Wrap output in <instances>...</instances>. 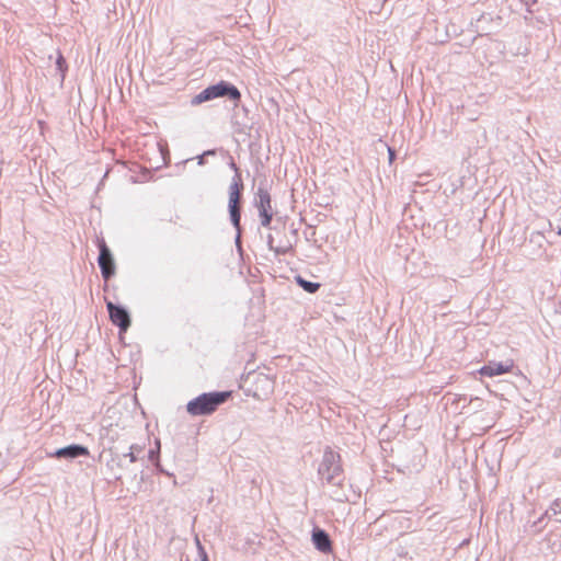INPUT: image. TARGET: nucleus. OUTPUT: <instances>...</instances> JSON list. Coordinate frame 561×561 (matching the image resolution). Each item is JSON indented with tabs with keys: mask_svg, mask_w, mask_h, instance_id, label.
Wrapping results in <instances>:
<instances>
[{
	"mask_svg": "<svg viewBox=\"0 0 561 561\" xmlns=\"http://www.w3.org/2000/svg\"><path fill=\"white\" fill-rule=\"evenodd\" d=\"M514 366H515V363L513 359H506L505 362H500V363L490 362L489 364L482 366L478 370V373L481 376H486V377L492 378L495 376L512 373Z\"/></svg>",
	"mask_w": 561,
	"mask_h": 561,
	"instance_id": "6e6552de",
	"label": "nucleus"
},
{
	"mask_svg": "<svg viewBox=\"0 0 561 561\" xmlns=\"http://www.w3.org/2000/svg\"><path fill=\"white\" fill-rule=\"evenodd\" d=\"M522 7L525 8L528 14H534L538 9L535 7L538 3V0H516Z\"/></svg>",
	"mask_w": 561,
	"mask_h": 561,
	"instance_id": "a211bd4d",
	"label": "nucleus"
},
{
	"mask_svg": "<svg viewBox=\"0 0 561 561\" xmlns=\"http://www.w3.org/2000/svg\"><path fill=\"white\" fill-rule=\"evenodd\" d=\"M496 21L497 25L501 24L502 18L500 15H496L495 18L491 13H482L479 19L477 20L479 26L483 25L484 23H492Z\"/></svg>",
	"mask_w": 561,
	"mask_h": 561,
	"instance_id": "dca6fc26",
	"label": "nucleus"
},
{
	"mask_svg": "<svg viewBox=\"0 0 561 561\" xmlns=\"http://www.w3.org/2000/svg\"><path fill=\"white\" fill-rule=\"evenodd\" d=\"M89 449L80 445H70L57 449L51 456L56 458H77L80 456H89Z\"/></svg>",
	"mask_w": 561,
	"mask_h": 561,
	"instance_id": "9d476101",
	"label": "nucleus"
},
{
	"mask_svg": "<svg viewBox=\"0 0 561 561\" xmlns=\"http://www.w3.org/2000/svg\"><path fill=\"white\" fill-rule=\"evenodd\" d=\"M231 126L234 134L249 136L253 128L250 110L241 101L232 102Z\"/></svg>",
	"mask_w": 561,
	"mask_h": 561,
	"instance_id": "20e7f679",
	"label": "nucleus"
},
{
	"mask_svg": "<svg viewBox=\"0 0 561 561\" xmlns=\"http://www.w3.org/2000/svg\"><path fill=\"white\" fill-rule=\"evenodd\" d=\"M479 27H481L482 31H486V27H484L483 25H480ZM488 32H491V28H488Z\"/></svg>",
	"mask_w": 561,
	"mask_h": 561,
	"instance_id": "393cba45",
	"label": "nucleus"
},
{
	"mask_svg": "<svg viewBox=\"0 0 561 561\" xmlns=\"http://www.w3.org/2000/svg\"><path fill=\"white\" fill-rule=\"evenodd\" d=\"M106 307L108 312L107 316H130L128 309L121 304L107 301Z\"/></svg>",
	"mask_w": 561,
	"mask_h": 561,
	"instance_id": "2eb2a0df",
	"label": "nucleus"
},
{
	"mask_svg": "<svg viewBox=\"0 0 561 561\" xmlns=\"http://www.w3.org/2000/svg\"><path fill=\"white\" fill-rule=\"evenodd\" d=\"M388 159L390 164L397 159V151L392 147H388Z\"/></svg>",
	"mask_w": 561,
	"mask_h": 561,
	"instance_id": "6ab92c4d",
	"label": "nucleus"
},
{
	"mask_svg": "<svg viewBox=\"0 0 561 561\" xmlns=\"http://www.w3.org/2000/svg\"><path fill=\"white\" fill-rule=\"evenodd\" d=\"M536 21H537L538 23H545V21H543V18H542V16H536Z\"/></svg>",
	"mask_w": 561,
	"mask_h": 561,
	"instance_id": "5701e85b",
	"label": "nucleus"
},
{
	"mask_svg": "<svg viewBox=\"0 0 561 561\" xmlns=\"http://www.w3.org/2000/svg\"><path fill=\"white\" fill-rule=\"evenodd\" d=\"M55 66H56V71L60 75V83L62 84V82L65 81L67 71H68V64L60 50H58V53H57Z\"/></svg>",
	"mask_w": 561,
	"mask_h": 561,
	"instance_id": "ddd939ff",
	"label": "nucleus"
},
{
	"mask_svg": "<svg viewBox=\"0 0 561 561\" xmlns=\"http://www.w3.org/2000/svg\"><path fill=\"white\" fill-rule=\"evenodd\" d=\"M339 458L340 456L332 450L324 453L322 467L319 469V472L325 477L329 482L341 471L340 466L336 463Z\"/></svg>",
	"mask_w": 561,
	"mask_h": 561,
	"instance_id": "1a4fd4ad",
	"label": "nucleus"
},
{
	"mask_svg": "<svg viewBox=\"0 0 561 561\" xmlns=\"http://www.w3.org/2000/svg\"><path fill=\"white\" fill-rule=\"evenodd\" d=\"M266 243L268 249L273 251L276 255H285L293 249L291 244L274 247V237L271 233L267 234Z\"/></svg>",
	"mask_w": 561,
	"mask_h": 561,
	"instance_id": "4468645a",
	"label": "nucleus"
},
{
	"mask_svg": "<svg viewBox=\"0 0 561 561\" xmlns=\"http://www.w3.org/2000/svg\"><path fill=\"white\" fill-rule=\"evenodd\" d=\"M113 324L119 328V333L126 332L130 325V318H111Z\"/></svg>",
	"mask_w": 561,
	"mask_h": 561,
	"instance_id": "f3484780",
	"label": "nucleus"
},
{
	"mask_svg": "<svg viewBox=\"0 0 561 561\" xmlns=\"http://www.w3.org/2000/svg\"><path fill=\"white\" fill-rule=\"evenodd\" d=\"M312 542L316 546V548L321 552L330 553L332 551V542L324 530H313Z\"/></svg>",
	"mask_w": 561,
	"mask_h": 561,
	"instance_id": "9b49d317",
	"label": "nucleus"
},
{
	"mask_svg": "<svg viewBox=\"0 0 561 561\" xmlns=\"http://www.w3.org/2000/svg\"><path fill=\"white\" fill-rule=\"evenodd\" d=\"M530 14L527 13V15L524 16V20L528 23L529 21H531V18H529Z\"/></svg>",
	"mask_w": 561,
	"mask_h": 561,
	"instance_id": "b1692460",
	"label": "nucleus"
},
{
	"mask_svg": "<svg viewBox=\"0 0 561 561\" xmlns=\"http://www.w3.org/2000/svg\"><path fill=\"white\" fill-rule=\"evenodd\" d=\"M541 240L543 239V234L540 233V232H533L531 236H530V241L534 242L536 240Z\"/></svg>",
	"mask_w": 561,
	"mask_h": 561,
	"instance_id": "aec40b11",
	"label": "nucleus"
},
{
	"mask_svg": "<svg viewBox=\"0 0 561 561\" xmlns=\"http://www.w3.org/2000/svg\"><path fill=\"white\" fill-rule=\"evenodd\" d=\"M253 206L257 209L261 226L276 230L277 228L272 226L274 211L267 180L260 182L257 191L254 194Z\"/></svg>",
	"mask_w": 561,
	"mask_h": 561,
	"instance_id": "7ed1b4c3",
	"label": "nucleus"
},
{
	"mask_svg": "<svg viewBox=\"0 0 561 561\" xmlns=\"http://www.w3.org/2000/svg\"><path fill=\"white\" fill-rule=\"evenodd\" d=\"M230 394L229 391L203 393L190 401L186 410L193 416L211 414L228 400Z\"/></svg>",
	"mask_w": 561,
	"mask_h": 561,
	"instance_id": "f03ea898",
	"label": "nucleus"
},
{
	"mask_svg": "<svg viewBox=\"0 0 561 561\" xmlns=\"http://www.w3.org/2000/svg\"><path fill=\"white\" fill-rule=\"evenodd\" d=\"M197 162L199 165H204L206 163L205 156H203V153L197 156Z\"/></svg>",
	"mask_w": 561,
	"mask_h": 561,
	"instance_id": "412c9836",
	"label": "nucleus"
},
{
	"mask_svg": "<svg viewBox=\"0 0 561 561\" xmlns=\"http://www.w3.org/2000/svg\"><path fill=\"white\" fill-rule=\"evenodd\" d=\"M241 98L242 94L237 85L227 80H219L195 94L190 103L192 106H197L216 99H227L230 102H238L241 101Z\"/></svg>",
	"mask_w": 561,
	"mask_h": 561,
	"instance_id": "f257e3e1",
	"label": "nucleus"
},
{
	"mask_svg": "<svg viewBox=\"0 0 561 561\" xmlns=\"http://www.w3.org/2000/svg\"><path fill=\"white\" fill-rule=\"evenodd\" d=\"M295 282L300 288H302L306 293H309V294L317 293L319 290V288L321 287L320 283L308 280L305 277H302L301 275H296Z\"/></svg>",
	"mask_w": 561,
	"mask_h": 561,
	"instance_id": "f8f14e48",
	"label": "nucleus"
},
{
	"mask_svg": "<svg viewBox=\"0 0 561 561\" xmlns=\"http://www.w3.org/2000/svg\"><path fill=\"white\" fill-rule=\"evenodd\" d=\"M216 153V150L215 149H208L206 151L203 152V156L207 157V156H214Z\"/></svg>",
	"mask_w": 561,
	"mask_h": 561,
	"instance_id": "4be33fe9",
	"label": "nucleus"
},
{
	"mask_svg": "<svg viewBox=\"0 0 561 561\" xmlns=\"http://www.w3.org/2000/svg\"><path fill=\"white\" fill-rule=\"evenodd\" d=\"M228 165L234 172V174L231 179V183L228 188V204L233 202V198H234V205L243 204L244 183L242 180L241 170L237 165L233 158H230Z\"/></svg>",
	"mask_w": 561,
	"mask_h": 561,
	"instance_id": "423d86ee",
	"label": "nucleus"
},
{
	"mask_svg": "<svg viewBox=\"0 0 561 561\" xmlns=\"http://www.w3.org/2000/svg\"><path fill=\"white\" fill-rule=\"evenodd\" d=\"M229 220L232 227L236 230L234 243L238 252L242 253V226H241V216H242V204H236L234 201L228 204L227 206Z\"/></svg>",
	"mask_w": 561,
	"mask_h": 561,
	"instance_id": "0eeeda50",
	"label": "nucleus"
},
{
	"mask_svg": "<svg viewBox=\"0 0 561 561\" xmlns=\"http://www.w3.org/2000/svg\"><path fill=\"white\" fill-rule=\"evenodd\" d=\"M99 250L98 265L104 280L111 279L116 273L114 255L103 238H96Z\"/></svg>",
	"mask_w": 561,
	"mask_h": 561,
	"instance_id": "39448f33",
	"label": "nucleus"
}]
</instances>
